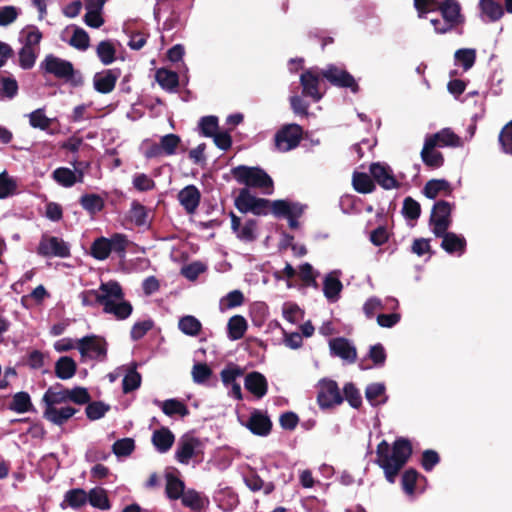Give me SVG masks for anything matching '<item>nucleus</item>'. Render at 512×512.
<instances>
[{
  "label": "nucleus",
  "mask_w": 512,
  "mask_h": 512,
  "mask_svg": "<svg viewBox=\"0 0 512 512\" xmlns=\"http://www.w3.org/2000/svg\"><path fill=\"white\" fill-rule=\"evenodd\" d=\"M235 206L240 212L266 215L270 210V202L253 195L248 188H242L235 199Z\"/></svg>",
  "instance_id": "obj_9"
},
{
  "label": "nucleus",
  "mask_w": 512,
  "mask_h": 512,
  "mask_svg": "<svg viewBox=\"0 0 512 512\" xmlns=\"http://www.w3.org/2000/svg\"><path fill=\"white\" fill-rule=\"evenodd\" d=\"M87 501L88 493L83 489L75 488L65 493L61 507L64 508L67 505L73 509H79L84 506Z\"/></svg>",
  "instance_id": "obj_37"
},
{
  "label": "nucleus",
  "mask_w": 512,
  "mask_h": 512,
  "mask_svg": "<svg viewBox=\"0 0 512 512\" xmlns=\"http://www.w3.org/2000/svg\"><path fill=\"white\" fill-rule=\"evenodd\" d=\"M155 77L159 85L167 91L173 92L178 87L179 78L176 72L161 68L156 71Z\"/></svg>",
  "instance_id": "obj_39"
},
{
  "label": "nucleus",
  "mask_w": 512,
  "mask_h": 512,
  "mask_svg": "<svg viewBox=\"0 0 512 512\" xmlns=\"http://www.w3.org/2000/svg\"><path fill=\"white\" fill-rule=\"evenodd\" d=\"M479 8L480 17L484 22H495L504 14L502 6L494 0H480Z\"/></svg>",
  "instance_id": "obj_30"
},
{
  "label": "nucleus",
  "mask_w": 512,
  "mask_h": 512,
  "mask_svg": "<svg viewBox=\"0 0 512 512\" xmlns=\"http://www.w3.org/2000/svg\"><path fill=\"white\" fill-rule=\"evenodd\" d=\"M377 464L383 469L388 482L394 483L395 479L412 453L411 444L405 439L394 442L392 449L383 440L377 446Z\"/></svg>",
  "instance_id": "obj_1"
},
{
  "label": "nucleus",
  "mask_w": 512,
  "mask_h": 512,
  "mask_svg": "<svg viewBox=\"0 0 512 512\" xmlns=\"http://www.w3.org/2000/svg\"><path fill=\"white\" fill-rule=\"evenodd\" d=\"M414 7L420 18L434 10H439L443 19L451 25L452 28L461 25L465 21L461 13V5L456 0H444L438 3L436 0H414Z\"/></svg>",
  "instance_id": "obj_3"
},
{
  "label": "nucleus",
  "mask_w": 512,
  "mask_h": 512,
  "mask_svg": "<svg viewBox=\"0 0 512 512\" xmlns=\"http://www.w3.org/2000/svg\"><path fill=\"white\" fill-rule=\"evenodd\" d=\"M282 315L290 323L295 324L303 319V310L293 302H285L282 306Z\"/></svg>",
  "instance_id": "obj_49"
},
{
  "label": "nucleus",
  "mask_w": 512,
  "mask_h": 512,
  "mask_svg": "<svg viewBox=\"0 0 512 512\" xmlns=\"http://www.w3.org/2000/svg\"><path fill=\"white\" fill-rule=\"evenodd\" d=\"M53 179L63 187H72L75 183L83 182L84 173L79 169H69L67 167H59L52 173Z\"/></svg>",
  "instance_id": "obj_23"
},
{
  "label": "nucleus",
  "mask_w": 512,
  "mask_h": 512,
  "mask_svg": "<svg viewBox=\"0 0 512 512\" xmlns=\"http://www.w3.org/2000/svg\"><path fill=\"white\" fill-rule=\"evenodd\" d=\"M430 143H434L436 147H462L464 141L456 135L450 128H444L437 133L428 135L425 138Z\"/></svg>",
  "instance_id": "obj_20"
},
{
  "label": "nucleus",
  "mask_w": 512,
  "mask_h": 512,
  "mask_svg": "<svg viewBox=\"0 0 512 512\" xmlns=\"http://www.w3.org/2000/svg\"><path fill=\"white\" fill-rule=\"evenodd\" d=\"M180 499L185 507L189 508L194 512L199 511L204 505L203 499L200 496V494L193 489L185 490Z\"/></svg>",
  "instance_id": "obj_48"
},
{
  "label": "nucleus",
  "mask_w": 512,
  "mask_h": 512,
  "mask_svg": "<svg viewBox=\"0 0 512 512\" xmlns=\"http://www.w3.org/2000/svg\"><path fill=\"white\" fill-rule=\"evenodd\" d=\"M247 427L253 434L258 436H266L271 430V421L267 415L259 410H254L249 419L242 423Z\"/></svg>",
  "instance_id": "obj_19"
},
{
  "label": "nucleus",
  "mask_w": 512,
  "mask_h": 512,
  "mask_svg": "<svg viewBox=\"0 0 512 512\" xmlns=\"http://www.w3.org/2000/svg\"><path fill=\"white\" fill-rule=\"evenodd\" d=\"M41 68H43L46 73L62 79H70L74 72L73 65L69 61L53 55L46 56L41 63Z\"/></svg>",
  "instance_id": "obj_15"
},
{
  "label": "nucleus",
  "mask_w": 512,
  "mask_h": 512,
  "mask_svg": "<svg viewBox=\"0 0 512 512\" xmlns=\"http://www.w3.org/2000/svg\"><path fill=\"white\" fill-rule=\"evenodd\" d=\"M370 173L374 180L384 189L390 190L399 187V182L390 166L384 163H373Z\"/></svg>",
  "instance_id": "obj_16"
},
{
  "label": "nucleus",
  "mask_w": 512,
  "mask_h": 512,
  "mask_svg": "<svg viewBox=\"0 0 512 512\" xmlns=\"http://www.w3.org/2000/svg\"><path fill=\"white\" fill-rule=\"evenodd\" d=\"M245 388L257 398H262L267 393V380L259 372H251L245 377Z\"/></svg>",
  "instance_id": "obj_28"
},
{
  "label": "nucleus",
  "mask_w": 512,
  "mask_h": 512,
  "mask_svg": "<svg viewBox=\"0 0 512 512\" xmlns=\"http://www.w3.org/2000/svg\"><path fill=\"white\" fill-rule=\"evenodd\" d=\"M178 200L188 213H193L199 205L200 192L195 186L188 185L178 193Z\"/></svg>",
  "instance_id": "obj_27"
},
{
  "label": "nucleus",
  "mask_w": 512,
  "mask_h": 512,
  "mask_svg": "<svg viewBox=\"0 0 512 512\" xmlns=\"http://www.w3.org/2000/svg\"><path fill=\"white\" fill-rule=\"evenodd\" d=\"M234 179L239 183L248 187L257 188L263 194L271 195L273 193V180L261 168L237 166L231 171Z\"/></svg>",
  "instance_id": "obj_4"
},
{
  "label": "nucleus",
  "mask_w": 512,
  "mask_h": 512,
  "mask_svg": "<svg viewBox=\"0 0 512 512\" xmlns=\"http://www.w3.org/2000/svg\"><path fill=\"white\" fill-rule=\"evenodd\" d=\"M155 403L162 409L167 416L180 415L182 417L188 415L187 407L177 399H168L165 401L156 400Z\"/></svg>",
  "instance_id": "obj_40"
},
{
  "label": "nucleus",
  "mask_w": 512,
  "mask_h": 512,
  "mask_svg": "<svg viewBox=\"0 0 512 512\" xmlns=\"http://www.w3.org/2000/svg\"><path fill=\"white\" fill-rule=\"evenodd\" d=\"M455 59L464 70H469L475 63L476 53L474 49H459L455 53Z\"/></svg>",
  "instance_id": "obj_60"
},
{
  "label": "nucleus",
  "mask_w": 512,
  "mask_h": 512,
  "mask_svg": "<svg viewBox=\"0 0 512 512\" xmlns=\"http://www.w3.org/2000/svg\"><path fill=\"white\" fill-rule=\"evenodd\" d=\"M191 374L195 383L202 384L210 378L212 370L204 363H196L192 368Z\"/></svg>",
  "instance_id": "obj_63"
},
{
  "label": "nucleus",
  "mask_w": 512,
  "mask_h": 512,
  "mask_svg": "<svg viewBox=\"0 0 512 512\" xmlns=\"http://www.w3.org/2000/svg\"><path fill=\"white\" fill-rule=\"evenodd\" d=\"M97 55L104 65H108L115 59V49L109 41H102L98 44Z\"/></svg>",
  "instance_id": "obj_54"
},
{
  "label": "nucleus",
  "mask_w": 512,
  "mask_h": 512,
  "mask_svg": "<svg viewBox=\"0 0 512 512\" xmlns=\"http://www.w3.org/2000/svg\"><path fill=\"white\" fill-rule=\"evenodd\" d=\"M70 45L79 50H86L89 46V36L82 28H74L69 41Z\"/></svg>",
  "instance_id": "obj_59"
},
{
  "label": "nucleus",
  "mask_w": 512,
  "mask_h": 512,
  "mask_svg": "<svg viewBox=\"0 0 512 512\" xmlns=\"http://www.w3.org/2000/svg\"><path fill=\"white\" fill-rule=\"evenodd\" d=\"M273 214L276 217L288 218L293 215H302L303 206L288 200H276L270 205Z\"/></svg>",
  "instance_id": "obj_26"
},
{
  "label": "nucleus",
  "mask_w": 512,
  "mask_h": 512,
  "mask_svg": "<svg viewBox=\"0 0 512 512\" xmlns=\"http://www.w3.org/2000/svg\"><path fill=\"white\" fill-rule=\"evenodd\" d=\"M76 412L75 408L69 405H64L56 408L44 409L43 416L55 425H62L73 417Z\"/></svg>",
  "instance_id": "obj_25"
},
{
  "label": "nucleus",
  "mask_w": 512,
  "mask_h": 512,
  "mask_svg": "<svg viewBox=\"0 0 512 512\" xmlns=\"http://www.w3.org/2000/svg\"><path fill=\"white\" fill-rule=\"evenodd\" d=\"M321 75L322 78H325L334 86L350 88L354 93L359 89L354 77L345 69L336 65H328L326 68L321 70Z\"/></svg>",
  "instance_id": "obj_12"
},
{
  "label": "nucleus",
  "mask_w": 512,
  "mask_h": 512,
  "mask_svg": "<svg viewBox=\"0 0 512 512\" xmlns=\"http://www.w3.org/2000/svg\"><path fill=\"white\" fill-rule=\"evenodd\" d=\"M18 183L14 177L9 176L7 171L0 173V199H6L17 193Z\"/></svg>",
  "instance_id": "obj_42"
},
{
  "label": "nucleus",
  "mask_w": 512,
  "mask_h": 512,
  "mask_svg": "<svg viewBox=\"0 0 512 512\" xmlns=\"http://www.w3.org/2000/svg\"><path fill=\"white\" fill-rule=\"evenodd\" d=\"M244 295L240 290H233L220 299L219 308L222 312L241 306Z\"/></svg>",
  "instance_id": "obj_46"
},
{
  "label": "nucleus",
  "mask_w": 512,
  "mask_h": 512,
  "mask_svg": "<svg viewBox=\"0 0 512 512\" xmlns=\"http://www.w3.org/2000/svg\"><path fill=\"white\" fill-rule=\"evenodd\" d=\"M442 238L441 248L449 254H456L461 256L466 250V239L460 234L445 231L441 235H436Z\"/></svg>",
  "instance_id": "obj_21"
},
{
  "label": "nucleus",
  "mask_w": 512,
  "mask_h": 512,
  "mask_svg": "<svg viewBox=\"0 0 512 512\" xmlns=\"http://www.w3.org/2000/svg\"><path fill=\"white\" fill-rule=\"evenodd\" d=\"M31 407L30 396L26 392H18L13 396L10 409L17 413H25Z\"/></svg>",
  "instance_id": "obj_51"
},
{
  "label": "nucleus",
  "mask_w": 512,
  "mask_h": 512,
  "mask_svg": "<svg viewBox=\"0 0 512 512\" xmlns=\"http://www.w3.org/2000/svg\"><path fill=\"white\" fill-rule=\"evenodd\" d=\"M135 449V442L132 438H123L117 440L113 446L112 451L117 457H127Z\"/></svg>",
  "instance_id": "obj_53"
},
{
  "label": "nucleus",
  "mask_w": 512,
  "mask_h": 512,
  "mask_svg": "<svg viewBox=\"0 0 512 512\" xmlns=\"http://www.w3.org/2000/svg\"><path fill=\"white\" fill-rule=\"evenodd\" d=\"M37 252L45 257L66 258L70 255V248L63 239L45 235L40 240Z\"/></svg>",
  "instance_id": "obj_13"
},
{
  "label": "nucleus",
  "mask_w": 512,
  "mask_h": 512,
  "mask_svg": "<svg viewBox=\"0 0 512 512\" xmlns=\"http://www.w3.org/2000/svg\"><path fill=\"white\" fill-rule=\"evenodd\" d=\"M80 204L88 213L94 215L104 207V199L97 194H85L80 198Z\"/></svg>",
  "instance_id": "obj_43"
},
{
  "label": "nucleus",
  "mask_w": 512,
  "mask_h": 512,
  "mask_svg": "<svg viewBox=\"0 0 512 512\" xmlns=\"http://www.w3.org/2000/svg\"><path fill=\"white\" fill-rule=\"evenodd\" d=\"M21 38L24 42L23 46H29L30 48L37 49L42 38V34L37 28L29 27L21 32Z\"/></svg>",
  "instance_id": "obj_61"
},
{
  "label": "nucleus",
  "mask_w": 512,
  "mask_h": 512,
  "mask_svg": "<svg viewBox=\"0 0 512 512\" xmlns=\"http://www.w3.org/2000/svg\"><path fill=\"white\" fill-rule=\"evenodd\" d=\"M204 450L203 442L190 434L181 436L177 442L175 459L183 465H188L193 458L202 456Z\"/></svg>",
  "instance_id": "obj_6"
},
{
  "label": "nucleus",
  "mask_w": 512,
  "mask_h": 512,
  "mask_svg": "<svg viewBox=\"0 0 512 512\" xmlns=\"http://www.w3.org/2000/svg\"><path fill=\"white\" fill-rule=\"evenodd\" d=\"M141 384V375L135 369H129L123 378V391L129 393L136 390Z\"/></svg>",
  "instance_id": "obj_58"
},
{
  "label": "nucleus",
  "mask_w": 512,
  "mask_h": 512,
  "mask_svg": "<svg viewBox=\"0 0 512 512\" xmlns=\"http://www.w3.org/2000/svg\"><path fill=\"white\" fill-rule=\"evenodd\" d=\"M17 81L8 76H0V100L12 99L17 95Z\"/></svg>",
  "instance_id": "obj_47"
},
{
  "label": "nucleus",
  "mask_w": 512,
  "mask_h": 512,
  "mask_svg": "<svg viewBox=\"0 0 512 512\" xmlns=\"http://www.w3.org/2000/svg\"><path fill=\"white\" fill-rule=\"evenodd\" d=\"M151 441L159 453H166L171 449L175 436L168 428L162 427L153 432Z\"/></svg>",
  "instance_id": "obj_29"
},
{
  "label": "nucleus",
  "mask_w": 512,
  "mask_h": 512,
  "mask_svg": "<svg viewBox=\"0 0 512 512\" xmlns=\"http://www.w3.org/2000/svg\"><path fill=\"white\" fill-rule=\"evenodd\" d=\"M77 349L83 360L102 361L107 354V343L102 337L92 334L77 339Z\"/></svg>",
  "instance_id": "obj_7"
},
{
  "label": "nucleus",
  "mask_w": 512,
  "mask_h": 512,
  "mask_svg": "<svg viewBox=\"0 0 512 512\" xmlns=\"http://www.w3.org/2000/svg\"><path fill=\"white\" fill-rule=\"evenodd\" d=\"M499 143L505 154L512 155V120L500 131Z\"/></svg>",
  "instance_id": "obj_55"
},
{
  "label": "nucleus",
  "mask_w": 512,
  "mask_h": 512,
  "mask_svg": "<svg viewBox=\"0 0 512 512\" xmlns=\"http://www.w3.org/2000/svg\"><path fill=\"white\" fill-rule=\"evenodd\" d=\"M98 293L99 305L104 313L113 315L117 320H125L132 314L133 307L125 299L124 291L117 281L101 282Z\"/></svg>",
  "instance_id": "obj_2"
},
{
  "label": "nucleus",
  "mask_w": 512,
  "mask_h": 512,
  "mask_svg": "<svg viewBox=\"0 0 512 512\" xmlns=\"http://www.w3.org/2000/svg\"><path fill=\"white\" fill-rule=\"evenodd\" d=\"M423 191L427 198L435 199L440 194L451 195L452 187L450 183L444 179H433L425 184Z\"/></svg>",
  "instance_id": "obj_32"
},
{
  "label": "nucleus",
  "mask_w": 512,
  "mask_h": 512,
  "mask_svg": "<svg viewBox=\"0 0 512 512\" xmlns=\"http://www.w3.org/2000/svg\"><path fill=\"white\" fill-rule=\"evenodd\" d=\"M199 129L203 136L212 137L218 129V118L216 116H205L199 121Z\"/></svg>",
  "instance_id": "obj_56"
},
{
  "label": "nucleus",
  "mask_w": 512,
  "mask_h": 512,
  "mask_svg": "<svg viewBox=\"0 0 512 512\" xmlns=\"http://www.w3.org/2000/svg\"><path fill=\"white\" fill-rule=\"evenodd\" d=\"M321 79V70L318 68H311L303 72L300 76L302 94L310 97L314 102L320 101L324 95V91L321 90Z\"/></svg>",
  "instance_id": "obj_10"
},
{
  "label": "nucleus",
  "mask_w": 512,
  "mask_h": 512,
  "mask_svg": "<svg viewBox=\"0 0 512 512\" xmlns=\"http://www.w3.org/2000/svg\"><path fill=\"white\" fill-rule=\"evenodd\" d=\"M76 362L68 356L60 357L55 363V374L59 379H71L76 373Z\"/></svg>",
  "instance_id": "obj_35"
},
{
  "label": "nucleus",
  "mask_w": 512,
  "mask_h": 512,
  "mask_svg": "<svg viewBox=\"0 0 512 512\" xmlns=\"http://www.w3.org/2000/svg\"><path fill=\"white\" fill-rule=\"evenodd\" d=\"M353 186L360 193H370L374 189V183L369 175L365 173H354Z\"/></svg>",
  "instance_id": "obj_52"
},
{
  "label": "nucleus",
  "mask_w": 512,
  "mask_h": 512,
  "mask_svg": "<svg viewBox=\"0 0 512 512\" xmlns=\"http://www.w3.org/2000/svg\"><path fill=\"white\" fill-rule=\"evenodd\" d=\"M402 212L405 218L410 220H416L420 216V204L411 197H407L404 199Z\"/></svg>",
  "instance_id": "obj_62"
},
{
  "label": "nucleus",
  "mask_w": 512,
  "mask_h": 512,
  "mask_svg": "<svg viewBox=\"0 0 512 512\" xmlns=\"http://www.w3.org/2000/svg\"><path fill=\"white\" fill-rule=\"evenodd\" d=\"M247 328V321L243 316H232L227 324V336L232 341L239 340L244 336Z\"/></svg>",
  "instance_id": "obj_34"
},
{
  "label": "nucleus",
  "mask_w": 512,
  "mask_h": 512,
  "mask_svg": "<svg viewBox=\"0 0 512 512\" xmlns=\"http://www.w3.org/2000/svg\"><path fill=\"white\" fill-rule=\"evenodd\" d=\"M181 143V139L176 134H167L160 138V144L164 155L172 156L176 153Z\"/></svg>",
  "instance_id": "obj_50"
},
{
  "label": "nucleus",
  "mask_w": 512,
  "mask_h": 512,
  "mask_svg": "<svg viewBox=\"0 0 512 512\" xmlns=\"http://www.w3.org/2000/svg\"><path fill=\"white\" fill-rule=\"evenodd\" d=\"M302 138V128L297 124H288L275 135L276 148L281 152H288L296 148Z\"/></svg>",
  "instance_id": "obj_11"
},
{
  "label": "nucleus",
  "mask_w": 512,
  "mask_h": 512,
  "mask_svg": "<svg viewBox=\"0 0 512 512\" xmlns=\"http://www.w3.org/2000/svg\"><path fill=\"white\" fill-rule=\"evenodd\" d=\"M342 396L336 382L322 380L319 382L317 401L321 408H330L342 402Z\"/></svg>",
  "instance_id": "obj_14"
},
{
  "label": "nucleus",
  "mask_w": 512,
  "mask_h": 512,
  "mask_svg": "<svg viewBox=\"0 0 512 512\" xmlns=\"http://www.w3.org/2000/svg\"><path fill=\"white\" fill-rule=\"evenodd\" d=\"M128 245L125 235L116 233L111 238L99 237L94 240L90 248V254L96 260H106L111 252L123 256Z\"/></svg>",
  "instance_id": "obj_5"
},
{
  "label": "nucleus",
  "mask_w": 512,
  "mask_h": 512,
  "mask_svg": "<svg viewBox=\"0 0 512 512\" xmlns=\"http://www.w3.org/2000/svg\"><path fill=\"white\" fill-rule=\"evenodd\" d=\"M37 56V49L23 46L19 52V64L23 69H30L34 66Z\"/></svg>",
  "instance_id": "obj_57"
},
{
  "label": "nucleus",
  "mask_w": 512,
  "mask_h": 512,
  "mask_svg": "<svg viewBox=\"0 0 512 512\" xmlns=\"http://www.w3.org/2000/svg\"><path fill=\"white\" fill-rule=\"evenodd\" d=\"M66 389H64L60 385L49 387L43 395L42 402L44 404V409L56 408L59 406L67 405L68 397H67Z\"/></svg>",
  "instance_id": "obj_24"
},
{
  "label": "nucleus",
  "mask_w": 512,
  "mask_h": 512,
  "mask_svg": "<svg viewBox=\"0 0 512 512\" xmlns=\"http://www.w3.org/2000/svg\"><path fill=\"white\" fill-rule=\"evenodd\" d=\"M341 272L338 270L331 271L328 273L323 281V293L326 299L334 303L336 302L342 291L343 285L339 279Z\"/></svg>",
  "instance_id": "obj_22"
},
{
  "label": "nucleus",
  "mask_w": 512,
  "mask_h": 512,
  "mask_svg": "<svg viewBox=\"0 0 512 512\" xmlns=\"http://www.w3.org/2000/svg\"><path fill=\"white\" fill-rule=\"evenodd\" d=\"M29 124L31 127L47 131L51 126L53 119L45 115L43 109L39 108L28 114Z\"/></svg>",
  "instance_id": "obj_45"
},
{
  "label": "nucleus",
  "mask_w": 512,
  "mask_h": 512,
  "mask_svg": "<svg viewBox=\"0 0 512 512\" xmlns=\"http://www.w3.org/2000/svg\"><path fill=\"white\" fill-rule=\"evenodd\" d=\"M178 328L185 335L196 336L201 331L202 324L196 317L186 315L179 319Z\"/></svg>",
  "instance_id": "obj_41"
},
{
  "label": "nucleus",
  "mask_w": 512,
  "mask_h": 512,
  "mask_svg": "<svg viewBox=\"0 0 512 512\" xmlns=\"http://www.w3.org/2000/svg\"><path fill=\"white\" fill-rule=\"evenodd\" d=\"M436 148L434 143H430L425 139L421 158L425 165L432 168H439L444 162L443 155Z\"/></svg>",
  "instance_id": "obj_31"
},
{
  "label": "nucleus",
  "mask_w": 512,
  "mask_h": 512,
  "mask_svg": "<svg viewBox=\"0 0 512 512\" xmlns=\"http://www.w3.org/2000/svg\"><path fill=\"white\" fill-rule=\"evenodd\" d=\"M386 387L383 383H371L366 387L365 396L373 406L384 404L387 401Z\"/></svg>",
  "instance_id": "obj_38"
},
{
  "label": "nucleus",
  "mask_w": 512,
  "mask_h": 512,
  "mask_svg": "<svg viewBox=\"0 0 512 512\" xmlns=\"http://www.w3.org/2000/svg\"><path fill=\"white\" fill-rule=\"evenodd\" d=\"M88 501L91 506L101 509L108 510L110 503L106 494V491L102 488H93L88 493Z\"/></svg>",
  "instance_id": "obj_44"
},
{
  "label": "nucleus",
  "mask_w": 512,
  "mask_h": 512,
  "mask_svg": "<svg viewBox=\"0 0 512 512\" xmlns=\"http://www.w3.org/2000/svg\"><path fill=\"white\" fill-rule=\"evenodd\" d=\"M165 493L168 499L178 500L185 492L184 482L172 473H167Z\"/></svg>",
  "instance_id": "obj_36"
},
{
  "label": "nucleus",
  "mask_w": 512,
  "mask_h": 512,
  "mask_svg": "<svg viewBox=\"0 0 512 512\" xmlns=\"http://www.w3.org/2000/svg\"><path fill=\"white\" fill-rule=\"evenodd\" d=\"M231 228L241 241L252 242L257 237V222L255 220L249 219L242 223L239 217L231 214Z\"/></svg>",
  "instance_id": "obj_18"
},
{
  "label": "nucleus",
  "mask_w": 512,
  "mask_h": 512,
  "mask_svg": "<svg viewBox=\"0 0 512 512\" xmlns=\"http://www.w3.org/2000/svg\"><path fill=\"white\" fill-rule=\"evenodd\" d=\"M243 375V370L237 365H229L221 371V380L226 387L236 383V379Z\"/></svg>",
  "instance_id": "obj_64"
},
{
  "label": "nucleus",
  "mask_w": 512,
  "mask_h": 512,
  "mask_svg": "<svg viewBox=\"0 0 512 512\" xmlns=\"http://www.w3.org/2000/svg\"><path fill=\"white\" fill-rule=\"evenodd\" d=\"M329 348L332 355L341 358L346 363L351 364L356 361V348L345 338H335L330 340Z\"/></svg>",
  "instance_id": "obj_17"
},
{
  "label": "nucleus",
  "mask_w": 512,
  "mask_h": 512,
  "mask_svg": "<svg viewBox=\"0 0 512 512\" xmlns=\"http://www.w3.org/2000/svg\"><path fill=\"white\" fill-rule=\"evenodd\" d=\"M116 81L117 75L112 70L97 73L93 79L95 89L104 94L114 89Z\"/></svg>",
  "instance_id": "obj_33"
},
{
  "label": "nucleus",
  "mask_w": 512,
  "mask_h": 512,
  "mask_svg": "<svg viewBox=\"0 0 512 512\" xmlns=\"http://www.w3.org/2000/svg\"><path fill=\"white\" fill-rule=\"evenodd\" d=\"M454 204L440 200L437 201L431 212L430 226L434 235H441L449 229L452 224V211Z\"/></svg>",
  "instance_id": "obj_8"
}]
</instances>
